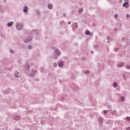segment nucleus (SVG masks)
Returning a JSON list of instances; mask_svg holds the SVG:
<instances>
[{"label":"nucleus","instance_id":"2","mask_svg":"<svg viewBox=\"0 0 130 130\" xmlns=\"http://www.w3.org/2000/svg\"><path fill=\"white\" fill-rule=\"evenodd\" d=\"M16 27H17V30H21V29H22V28H23V24H20V23H17L16 24Z\"/></svg>","mask_w":130,"mask_h":130},{"label":"nucleus","instance_id":"4","mask_svg":"<svg viewBox=\"0 0 130 130\" xmlns=\"http://www.w3.org/2000/svg\"><path fill=\"white\" fill-rule=\"evenodd\" d=\"M123 7H124L126 9H127V8H128V7H129V5H128V3H127V2L124 3L123 4Z\"/></svg>","mask_w":130,"mask_h":130},{"label":"nucleus","instance_id":"33","mask_svg":"<svg viewBox=\"0 0 130 130\" xmlns=\"http://www.w3.org/2000/svg\"><path fill=\"white\" fill-rule=\"evenodd\" d=\"M15 130H21L20 128H16Z\"/></svg>","mask_w":130,"mask_h":130},{"label":"nucleus","instance_id":"6","mask_svg":"<svg viewBox=\"0 0 130 130\" xmlns=\"http://www.w3.org/2000/svg\"><path fill=\"white\" fill-rule=\"evenodd\" d=\"M28 11V7H27V6H24V8L23 9V12L24 13H27V12Z\"/></svg>","mask_w":130,"mask_h":130},{"label":"nucleus","instance_id":"19","mask_svg":"<svg viewBox=\"0 0 130 130\" xmlns=\"http://www.w3.org/2000/svg\"><path fill=\"white\" fill-rule=\"evenodd\" d=\"M126 68L127 70H130V66H127L126 67Z\"/></svg>","mask_w":130,"mask_h":130},{"label":"nucleus","instance_id":"35","mask_svg":"<svg viewBox=\"0 0 130 130\" xmlns=\"http://www.w3.org/2000/svg\"><path fill=\"white\" fill-rule=\"evenodd\" d=\"M91 53H93V51H91Z\"/></svg>","mask_w":130,"mask_h":130},{"label":"nucleus","instance_id":"25","mask_svg":"<svg viewBox=\"0 0 130 130\" xmlns=\"http://www.w3.org/2000/svg\"><path fill=\"white\" fill-rule=\"evenodd\" d=\"M37 14L38 15H40V12L37 11Z\"/></svg>","mask_w":130,"mask_h":130},{"label":"nucleus","instance_id":"15","mask_svg":"<svg viewBox=\"0 0 130 130\" xmlns=\"http://www.w3.org/2000/svg\"><path fill=\"white\" fill-rule=\"evenodd\" d=\"M85 34H86V35H90V31L87 30V31L85 32Z\"/></svg>","mask_w":130,"mask_h":130},{"label":"nucleus","instance_id":"17","mask_svg":"<svg viewBox=\"0 0 130 130\" xmlns=\"http://www.w3.org/2000/svg\"><path fill=\"white\" fill-rule=\"evenodd\" d=\"M85 74H90V71H86L85 72Z\"/></svg>","mask_w":130,"mask_h":130},{"label":"nucleus","instance_id":"22","mask_svg":"<svg viewBox=\"0 0 130 130\" xmlns=\"http://www.w3.org/2000/svg\"><path fill=\"white\" fill-rule=\"evenodd\" d=\"M126 119H127V120L130 121V117H127Z\"/></svg>","mask_w":130,"mask_h":130},{"label":"nucleus","instance_id":"31","mask_svg":"<svg viewBox=\"0 0 130 130\" xmlns=\"http://www.w3.org/2000/svg\"><path fill=\"white\" fill-rule=\"evenodd\" d=\"M126 129H130V127H128L126 128Z\"/></svg>","mask_w":130,"mask_h":130},{"label":"nucleus","instance_id":"12","mask_svg":"<svg viewBox=\"0 0 130 130\" xmlns=\"http://www.w3.org/2000/svg\"><path fill=\"white\" fill-rule=\"evenodd\" d=\"M14 24V22H9L8 24V26L9 27H11L12 26V24Z\"/></svg>","mask_w":130,"mask_h":130},{"label":"nucleus","instance_id":"32","mask_svg":"<svg viewBox=\"0 0 130 130\" xmlns=\"http://www.w3.org/2000/svg\"><path fill=\"white\" fill-rule=\"evenodd\" d=\"M68 24H69V25L71 24V21H69Z\"/></svg>","mask_w":130,"mask_h":130},{"label":"nucleus","instance_id":"27","mask_svg":"<svg viewBox=\"0 0 130 130\" xmlns=\"http://www.w3.org/2000/svg\"><path fill=\"white\" fill-rule=\"evenodd\" d=\"M57 66V64H56V63H54V67H56Z\"/></svg>","mask_w":130,"mask_h":130},{"label":"nucleus","instance_id":"8","mask_svg":"<svg viewBox=\"0 0 130 130\" xmlns=\"http://www.w3.org/2000/svg\"><path fill=\"white\" fill-rule=\"evenodd\" d=\"M14 120H16V121H18V120H20V116H16L14 117Z\"/></svg>","mask_w":130,"mask_h":130},{"label":"nucleus","instance_id":"23","mask_svg":"<svg viewBox=\"0 0 130 130\" xmlns=\"http://www.w3.org/2000/svg\"><path fill=\"white\" fill-rule=\"evenodd\" d=\"M104 114H106L107 113V111L106 110L104 111Z\"/></svg>","mask_w":130,"mask_h":130},{"label":"nucleus","instance_id":"3","mask_svg":"<svg viewBox=\"0 0 130 130\" xmlns=\"http://www.w3.org/2000/svg\"><path fill=\"white\" fill-rule=\"evenodd\" d=\"M37 72V71L36 70H34L32 71L31 73L29 74V76L30 77H34V76H35V74H36Z\"/></svg>","mask_w":130,"mask_h":130},{"label":"nucleus","instance_id":"11","mask_svg":"<svg viewBox=\"0 0 130 130\" xmlns=\"http://www.w3.org/2000/svg\"><path fill=\"white\" fill-rule=\"evenodd\" d=\"M83 11L84 10L83 9V8H81L79 10L78 13H79V14H81V13H83Z\"/></svg>","mask_w":130,"mask_h":130},{"label":"nucleus","instance_id":"34","mask_svg":"<svg viewBox=\"0 0 130 130\" xmlns=\"http://www.w3.org/2000/svg\"><path fill=\"white\" fill-rule=\"evenodd\" d=\"M110 43V42L109 41H108V43Z\"/></svg>","mask_w":130,"mask_h":130},{"label":"nucleus","instance_id":"1","mask_svg":"<svg viewBox=\"0 0 130 130\" xmlns=\"http://www.w3.org/2000/svg\"><path fill=\"white\" fill-rule=\"evenodd\" d=\"M60 54V51H59L58 49L55 50V53L54 54V56L55 57L54 58L56 59L58 56Z\"/></svg>","mask_w":130,"mask_h":130},{"label":"nucleus","instance_id":"29","mask_svg":"<svg viewBox=\"0 0 130 130\" xmlns=\"http://www.w3.org/2000/svg\"><path fill=\"white\" fill-rule=\"evenodd\" d=\"M28 48L29 49H31L32 48V47H31V46H29Z\"/></svg>","mask_w":130,"mask_h":130},{"label":"nucleus","instance_id":"13","mask_svg":"<svg viewBox=\"0 0 130 130\" xmlns=\"http://www.w3.org/2000/svg\"><path fill=\"white\" fill-rule=\"evenodd\" d=\"M99 122H100L101 123H102V122H103V119L102 118H100V119H99Z\"/></svg>","mask_w":130,"mask_h":130},{"label":"nucleus","instance_id":"28","mask_svg":"<svg viewBox=\"0 0 130 130\" xmlns=\"http://www.w3.org/2000/svg\"><path fill=\"white\" fill-rule=\"evenodd\" d=\"M126 17L127 18H129V14H127Z\"/></svg>","mask_w":130,"mask_h":130},{"label":"nucleus","instance_id":"9","mask_svg":"<svg viewBox=\"0 0 130 130\" xmlns=\"http://www.w3.org/2000/svg\"><path fill=\"white\" fill-rule=\"evenodd\" d=\"M62 61H61L59 64H58V67H59V68H62V67H63V64L62 63Z\"/></svg>","mask_w":130,"mask_h":130},{"label":"nucleus","instance_id":"24","mask_svg":"<svg viewBox=\"0 0 130 130\" xmlns=\"http://www.w3.org/2000/svg\"><path fill=\"white\" fill-rule=\"evenodd\" d=\"M115 51L116 52L117 51H118V48H115Z\"/></svg>","mask_w":130,"mask_h":130},{"label":"nucleus","instance_id":"36","mask_svg":"<svg viewBox=\"0 0 130 130\" xmlns=\"http://www.w3.org/2000/svg\"><path fill=\"white\" fill-rule=\"evenodd\" d=\"M65 15H66V14H63V16H65Z\"/></svg>","mask_w":130,"mask_h":130},{"label":"nucleus","instance_id":"7","mask_svg":"<svg viewBox=\"0 0 130 130\" xmlns=\"http://www.w3.org/2000/svg\"><path fill=\"white\" fill-rule=\"evenodd\" d=\"M31 40H32V38H31V37H29L28 40H24V42H25V43H28V42H29V41H31Z\"/></svg>","mask_w":130,"mask_h":130},{"label":"nucleus","instance_id":"26","mask_svg":"<svg viewBox=\"0 0 130 130\" xmlns=\"http://www.w3.org/2000/svg\"><path fill=\"white\" fill-rule=\"evenodd\" d=\"M10 52H11V53H14V51H13V50H10Z\"/></svg>","mask_w":130,"mask_h":130},{"label":"nucleus","instance_id":"30","mask_svg":"<svg viewBox=\"0 0 130 130\" xmlns=\"http://www.w3.org/2000/svg\"><path fill=\"white\" fill-rule=\"evenodd\" d=\"M107 39H108V40H109V39H110V37H107Z\"/></svg>","mask_w":130,"mask_h":130},{"label":"nucleus","instance_id":"21","mask_svg":"<svg viewBox=\"0 0 130 130\" xmlns=\"http://www.w3.org/2000/svg\"><path fill=\"white\" fill-rule=\"evenodd\" d=\"M15 77L16 78H19V76H18V75H17V74H15Z\"/></svg>","mask_w":130,"mask_h":130},{"label":"nucleus","instance_id":"20","mask_svg":"<svg viewBox=\"0 0 130 130\" xmlns=\"http://www.w3.org/2000/svg\"><path fill=\"white\" fill-rule=\"evenodd\" d=\"M27 70H30V66L27 65Z\"/></svg>","mask_w":130,"mask_h":130},{"label":"nucleus","instance_id":"5","mask_svg":"<svg viewBox=\"0 0 130 130\" xmlns=\"http://www.w3.org/2000/svg\"><path fill=\"white\" fill-rule=\"evenodd\" d=\"M123 66H124V62H121L118 64V67H123Z\"/></svg>","mask_w":130,"mask_h":130},{"label":"nucleus","instance_id":"16","mask_svg":"<svg viewBox=\"0 0 130 130\" xmlns=\"http://www.w3.org/2000/svg\"><path fill=\"white\" fill-rule=\"evenodd\" d=\"M121 101H124V98L123 96L121 97Z\"/></svg>","mask_w":130,"mask_h":130},{"label":"nucleus","instance_id":"10","mask_svg":"<svg viewBox=\"0 0 130 130\" xmlns=\"http://www.w3.org/2000/svg\"><path fill=\"white\" fill-rule=\"evenodd\" d=\"M48 9H52V8H53V6H52V4H49L48 5Z\"/></svg>","mask_w":130,"mask_h":130},{"label":"nucleus","instance_id":"14","mask_svg":"<svg viewBox=\"0 0 130 130\" xmlns=\"http://www.w3.org/2000/svg\"><path fill=\"white\" fill-rule=\"evenodd\" d=\"M113 87H114V88H116V87H117V83H113Z\"/></svg>","mask_w":130,"mask_h":130},{"label":"nucleus","instance_id":"18","mask_svg":"<svg viewBox=\"0 0 130 130\" xmlns=\"http://www.w3.org/2000/svg\"><path fill=\"white\" fill-rule=\"evenodd\" d=\"M114 17L115 19H117V18H118V16L117 14H115Z\"/></svg>","mask_w":130,"mask_h":130}]
</instances>
